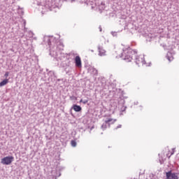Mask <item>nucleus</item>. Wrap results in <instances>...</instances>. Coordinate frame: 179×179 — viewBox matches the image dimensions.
Instances as JSON below:
<instances>
[{
  "mask_svg": "<svg viewBox=\"0 0 179 179\" xmlns=\"http://www.w3.org/2000/svg\"><path fill=\"white\" fill-rule=\"evenodd\" d=\"M136 52L134 50L130 48H127L123 50V52L120 57L122 59L125 61V62H131Z\"/></svg>",
  "mask_w": 179,
  "mask_h": 179,
  "instance_id": "1",
  "label": "nucleus"
},
{
  "mask_svg": "<svg viewBox=\"0 0 179 179\" xmlns=\"http://www.w3.org/2000/svg\"><path fill=\"white\" fill-rule=\"evenodd\" d=\"M15 160V157L13 156H8L5 157L1 160V164H5L6 166H9V164H12V162Z\"/></svg>",
  "mask_w": 179,
  "mask_h": 179,
  "instance_id": "2",
  "label": "nucleus"
},
{
  "mask_svg": "<svg viewBox=\"0 0 179 179\" xmlns=\"http://www.w3.org/2000/svg\"><path fill=\"white\" fill-rule=\"evenodd\" d=\"M178 173H174L171 171L166 172V178L165 179H178Z\"/></svg>",
  "mask_w": 179,
  "mask_h": 179,
  "instance_id": "3",
  "label": "nucleus"
},
{
  "mask_svg": "<svg viewBox=\"0 0 179 179\" xmlns=\"http://www.w3.org/2000/svg\"><path fill=\"white\" fill-rule=\"evenodd\" d=\"M136 64L138 65V66H143L146 62H145V57L143 56H138L136 58Z\"/></svg>",
  "mask_w": 179,
  "mask_h": 179,
  "instance_id": "4",
  "label": "nucleus"
},
{
  "mask_svg": "<svg viewBox=\"0 0 179 179\" xmlns=\"http://www.w3.org/2000/svg\"><path fill=\"white\" fill-rule=\"evenodd\" d=\"M75 64L77 68H82V59L80 56H76L75 57Z\"/></svg>",
  "mask_w": 179,
  "mask_h": 179,
  "instance_id": "5",
  "label": "nucleus"
},
{
  "mask_svg": "<svg viewBox=\"0 0 179 179\" xmlns=\"http://www.w3.org/2000/svg\"><path fill=\"white\" fill-rule=\"evenodd\" d=\"M115 121H117V120L111 118V117H108L107 118L105 122L106 124H108V127H110V125L115 124Z\"/></svg>",
  "mask_w": 179,
  "mask_h": 179,
  "instance_id": "6",
  "label": "nucleus"
},
{
  "mask_svg": "<svg viewBox=\"0 0 179 179\" xmlns=\"http://www.w3.org/2000/svg\"><path fill=\"white\" fill-rule=\"evenodd\" d=\"M98 50H99V55H101V57L106 55V51L104 50V49H103L102 47L99 46L98 48Z\"/></svg>",
  "mask_w": 179,
  "mask_h": 179,
  "instance_id": "7",
  "label": "nucleus"
},
{
  "mask_svg": "<svg viewBox=\"0 0 179 179\" xmlns=\"http://www.w3.org/2000/svg\"><path fill=\"white\" fill-rule=\"evenodd\" d=\"M73 109L76 113H79V111H82V107H80V106H78V105H73Z\"/></svg>",
  "mask_w": 179,
  "mask_h": 179,
  "instance_id": "8",
  "label": "nucleus"
},
{
  "mask_svg": "<svg viewBox=\"0 0 179 179\" xmlns=\"http://www.w3.org/2000/svg\"><path fill=\"white\" fill-rule=\"evenodd\" d=\"M9 83V79L6 78L3 81L0 83V87H2L3 86H6V85H8Z\"/></svg>",
  "mask_w": 179,
  "mask_h": 179,
  "instance_id": "9",
  "label": "nucleus"
},
{
  "mask_svg": "<svg viewBox=\"0 0 179 179\" xmlns=\"http://www.w3.org/2000/svg\"><path fill=\"white\" fill-rule=\"evenodd\" d=\"M174 150H176V149H172L171 150H169L168 152L166 153V157H169V159H170V157H171V156L174 155Z\"/></svg>",
  "mask_w": 179,
  "mask_h": 179,
  "instance_id": "10",
  "label": "nucleus"
},
{
  "mask_svg": "<svg viewBox=\"0 0 179 179\" xmlns=\"http://www.w3.org/2000/svg\"><path fill=\"white\" fill-rule=\"evenodd\" d=\"M52 0H46L45 1V6H48V8L52 7Z\"/></svg>",
  "mask_w": 179,
  "mask_h": 179,
  "instance_id": "11",
  "label": "nucleus"
},
{
  "mask_svg": "<svg viewBox=\"0 0 179 179\" xmlns=\"http://www.w3.org/2000/svg\"><path fill=\"white\" fill-rule=\"evenodd\" d=\"M107 125L108 123H106V122H104V123H103V124L101 125V128L103 131H106V129H107Z\"/></svg>",
  "mask_w": 179,
  "mask_h": 179,
  "instance_id": "12",
  "label": "nucleus"
},
{
  "mask_svg": "<svg viewBox=\"0 0 179 179\" xmlns=\"http://www.w3.org/2000/svg\"><path fill=\"white\" fill-rule=\"evenodd\" d=\"M71 145L75 148L76 146V141H71Z\"/></svg>",
  "mask_w": 179,
  "mask_h": 179,
  "instance_id": "13",
  "label": "nucleus"
},
{
  "mask_svg": "<svg viewBox=\"0 0 179 179\" xmlns=\"http://www.w3.org/2000/svg\"><path fill=\"white\" fill-rule=\"evenodd\" d=\"M88 101H89L87 100L83 101V99H80V103H83V104H86Z\"/></svg>",
  "mask_w": 179,
  "mask_h": 179,
  "instance_id": "14",
  "label": "nucleus"
},
{
  "mask_svg": "<svg viewBox=\"0 0 179 179\" xmlns=\"http://www.w3.org/2000/svg\"><path fill=\"white\" fill-rule=\"evenodd\" d=\"M5 78H8V76H9V72H6L4 74Z\"/></svg>",
  "mask_w": 179,
  "mask_h": 179,
  "instance_id": "15",
  "label": "nucleus"
},
{
  "mask_svg": "<svg viewBox=\"0 0 179 179\" xmlns=\"http://www.w3.org/2000/svg\"><path fill=\"white\" fill-rule=\"evenodd\" d=\"M168 59H169V61L171 62V59H169V58H168Z\"/></svg>",
  "mask_w": 179,
  "mask_h": 179,
  "instance_id": "16",
  "label": "nucleus"
}]
</instances>
